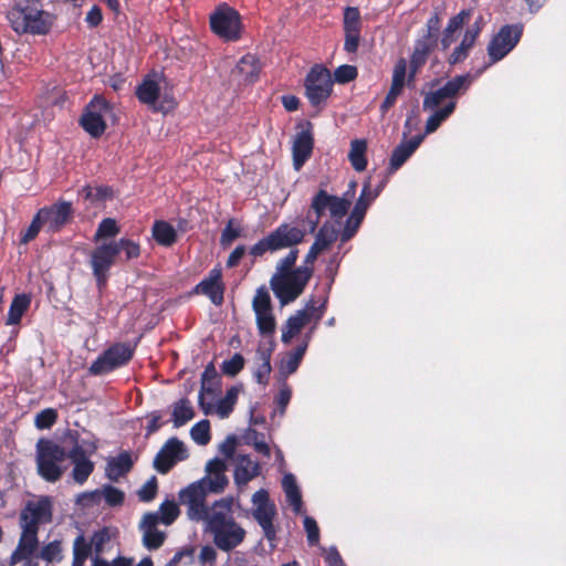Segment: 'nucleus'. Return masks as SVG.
<instances>
[{
    "label": "nucleus",
    "mask_w": 566,
    "mask_h": 566,
    "mask_svg": "<svg viewBox=\"0 0 566 566\" xmlns=\"http://www.w3.org/2000/svg\"><path fill=\"white\" fill-rule=\"evenodd\" d=\"M205 522L206 531L213 536L214 545L223 552L232 551L245 538V530L233 518L231 499L216 501Z\"/></svg>",
    "instance_id": "f257e3e1"
},
{
    "label": "nucleus",
    "mask_w": 566,
    "mask_h": 566,
    "mask_svg": "<svg viewBox=\"0 0 566 566\" xmlns=\"http://www.w3.org/2000/svg\"><path fill=\"white\" fill-rule=\"evenodd\" d=\"M7 18L18 34L45 35L55 22L54 14L30 3L12 8Z\"/></svg>",
    "instance_id": "f03ea898"
},
{
    "label": "nucleus",
    "mask_w": 566,
    "mask_h": 566,
    "mask_svg": "<svg viewBox=\"0 0 566 566\" xmlns=\"http://www.w3.org/2000/svg\"><path fill=\"white\" fill-rule=\"evenodd\" d=\"M67 453L64 448L51 440H40L36 444L38 474L50 483H55L67 470Z\"/></svg>",
    "instance_id": "7ed1b4c3"
},
{
    "label": "nucleus",
    "mask_w": 566,
    "mask_h": 566,
    "mask_svg": "<svg viewBox=\"0 0 566 566\" xmlns=\"http://www.w3.org/2000/svg\"><path fill=\"white\" fill-rule=\"evenodd\" d=\"M312 269L307 265L298 266L290 273H274L270 286L280 301L281 306L294 302L304 291L311 276Z\"/></svg>",
    "instance_id": "20e7f679"
},
{
    "label": "nucleus",
    "mask_w": 566,
    "mask_h": 566,
    "mask_svg": "<svg viewBox=\"0 0 566 566\" xmlns=\"http://www.w3.org/2000/svg\"><path fill=\"white\" fill-rule=\"evenodd\" d=\"M305 229L301 226L282 223L266 237L258 241L250 249L254 258L262 256L266 252H276L296 245L303 241Z\"/></svg>",
    "instance_id": "39448f33"
},
{
    "label": "nucleus",
    "mask_w": 566,
    "mask_h": 566,
    "mask_svg": "<svg viewBox=\"0 0 566 566\" xmlns=\"http://www.w3.org/2000/svg\"><path fill=\"white\" fill-rule=\"evenodd\" d=\"M326 304L327 298H323L318 305L313 298L308 300L304 308L296 311L286 319L285 324L282 326L281 340L284 344H290L292 339L301 333L304 326L313 321L314 324L307 333L312 336L325 313Z\"/></svg>",
    "instance_id": "423d86ee"
},
{
    "label": "nucleus",
    "mask_w": 566,
    "mask_h": 566,
    "mask_svg": "<svg viewBox=\"0 0 566 566\" xmlns=\"http://www.w3.org/2000/svg\"><path fill=\"white\" fill-rule=\"evenodd\" d=\"M349 207V198H339L328 195L325 190H319L313 198L311 210L304 221L307 222L310 232H314L326 210H328L331 218L338 222L347 214Z\"/></svg>",
    "instance_id": "0eeeda50"
},
{
    "label": "nucleus",
    "mask_w": 566,
    "mask_h": 566,
    "mask_svg": "<svg viewBox=\"0 0 566 566\" xmlns=\"http://www.w3.org/2000/svg\"><path fill=\"white\" fill-rule=\"evenodd\" d=\"M251 503V515L262 528L264 537L274 546L277 535V527L274 524L277 515L275 503L270 499V494L265 489L254 492Z\"/></svg>",
    "instance_id": "6e6552de"
},
{
    "label": "nucleus",
    "mask_w": 566,
    "mask_h": 566,
    "mask_svg": "<svg viewBox=\"0 0 566 566\" xmlns=\"http://www.w3.org/2000/svg\"><path fill=\"white\" fill-rule=\"evenodd\" d=\"M471 84L470 75H458L448 81L443 86L431 88L423 93L422 107L424 111H434L443 107L448 102L455 101L461 91H467Z\"/></svg>",
    "instance_id": "1a4fd4ad"
},
{
    "label": "nucleus",
    "mask_w": 566,
    "mask_h": 566,
    "mask_svg": "<svg viewBox=\"0 0 566 566\" xmlns=\"http://www.w3.org/2000/svg\"><path fill=\"white\" fill-rule=\"evenodd\" d=\"M211 30L226 41L241 38L242 23L237 10L228 4H220L210 15Z\"/></svg>",
    "instance_id": "9d476101"
},
{
    "label": "nucleus",
    "mask_w": 566,
    "mask_h": 566,
    "mask_svg": "<svg viewBox=\"0 0 566 566\" xmlns=\"http://www.w3.org/2000/svg\"><path fill=\"white\" fill-rule=\"evenodd\" d=\"M113 117V108L102 96L94 98L86 106L81 117V125L92 137L102 136L106 129V120Z\"/></svg>",
    "instance_id": "9b49d317"
},
{
    "label": "nucleus",
    "mask_w": 566,
    "mask_h": 566,
    "mask_svg": "<svg viewBox=\"0 0 566 566\" xmlns=\"http://www.w3.org/2000/svg\"><path fill=\"white\" fill-rule=\"evenodd\" d=\"M134 348L126 343H116L104 350L90 366V374L99 376L126 365L133 357Z\"/></svg>",
    "instance_id": "f8f14e48"
},
{
    "label": "nucleus",
    "mask_w": 566,
    "mask_h": 566,
    "mask_svg": "<svg viewBox=\"0 0 566 566\" xmlns=\"http://www.w3.org/2000/svg\"><path fill=\"white\" fill-rule=\"evenodd\" d=\"M523 28L520 24H507L492 38L488 45V54L492 63L505 57L518 43Z\"/></svg>",
    "instance_id": "ddd939ff"
},
{
    "label": "nucleus",
    "mask_w": 566,
    "mask_h": 566,
    "mask_svg": "<svg viewBox=\"0 0 566 566\" xmlns=\"http://www.w3.org/2000/svg\"><path fill=\"white\" fill-rule=\"evenodd\" d=\"M209 492L202 482L196 481L182 489L179 493L180 503L187 506L188 517L192 521H206L210 514V507L205 504Z\"/></svg>",
    "instance_id": "4468645a"
},
{
    "label": "nucleus",
    "mask_w": 566,
    "mask_h": 566,
    "mask_svg": "<svg viewBox=\"0 0 566 566\" xmlns=\"http://www.w3.org/2000/svg\"><path fill=\"white\" fill-rule=\"evenodd\" d=\"M332 84L329 71L324 66H314L305 80L306 96L311 104L318 105L325 101L331 95Z\"/></svg>",
    "instance_id": "2eb2a0df"
},
{
    "label": "nucleus",
    "mask_w": 566,
    "mask_h": 566,
    "mask_svg": "<svg viewBox=\"0 0 566 566\" xmlns=\"http://www.w3.org/2000/svg\"><path fill=\"white\" fill-rule=\"evenodd\" d=\"M255 313L256 326L262 335H272L275 332L276 323L273 315L271 296L265 286L256 290L252 301Z\"/></svg>",
    "instance_id": "dca6fc26"
},
{
    "label": "nucleus",
    "mask_w": 566,
    "mask_h": 566,
    "mask_svg": "<svg viewBox=\"0 0 566 566\" xmlns=\"http://www.w3.org/2000/svg\"><path fill=\"white\" fill-rule=\"evenodd\" d=\"M52 520V502L49 496L29 501L20 514L21 526L39 530V525Z\"/></svg>",
    "instance_id": "f3484780"
},
{
    "label": "nucleus",
    "mask_w": 566,
    "mask_h": 566,
    "mask_svg": "<svg viewBox=\"0 0 566 566\" xmlns=\"http://www.w3.org/2000/svg\"><path fill=\"white\" fill-rule=\"evenodd\" d=\"M117 255L118 250L115 242L101 244L92 252L91 264L99 287L105 284L107 272Z\"/></svg>",
    "instance_id": "a211bd4d"
},
{
    "label": "nucleus",
    "mask_w": 566,
    "mask_h": 566,
    "mask_svg": "<svg viewBox=\"0 0 566 566\" xmlns=\"http://www.w3.org/2000/svg\"><path fill=\"white\" fill-rule=\"evenodd\" d=\"M188 457L185 444L177 438H170L154 459V467L159 473H167L177 462Z\"/></svg>",
    "instance_id": "6ab92c4d"
},
{
    "label": "nucleus",
    "mask_w": 566,
    "mask_h": 566,
    "mask_svg": "<svg viewBox=\"0 0 566 566\" xmlns=\"http://www.w3.org/2000/svg\"><path fill=\"white\" fill-rule=\"evenodd\" d=\"M343 27L345 33L344 50L348 53H356L360 41L361 30V18L358 8H345Z\"/></svg>",
    "instance_id": "aec40b11"
},
{
    "label": "nucleus",
    "mask_w": 566,
    "mask_h": 566,
    "mask_svg": "<svg viewBox=\"0 0 566 566\" xmlns=\"http://www.w3.org/2000/svg\"><path fill=\"white\" fill-rule=\"evenodd\" d=\"M227 464L223 460L214 458L206 464V475L198 480L209 493H221L228 485L226 475Z\"/></svg>",
    "instance_id": "412c9836"
},
{
    "label": "nucleus",
    "mask_w": 566,
    "mask_h": 566,
    "mask_svg": "<svg viewBox=\"0 0 566 566\" xmlns=\"http://www.w3.org/2000/svg\"><path fill=\"white\" fill-rule=\"evenodd\" d=\"M240 390L241 388L238 386L229 388L226 396L217 402L198 397L199 407L205 415H217L220 419H226L233 411Z\"/></svg>",
    "instance_id": "4be33fe9"
},
{
    "label": "nucleus",
    "mask_w": 566,
    "mask_h": 566,
    "mask_svg": "<svg viewBox=\"0 0 566 566\" xmlns=\"http://www.w3.org/2000/svg\"><path fill=\"white\" fill-rule=\"evenodd\" d=\"M38 212L49 230L55 232L67 223L73 213V208L71 202L57 201L50 207L40 209Z\"/></svg>",
    "instance_id": "5701e85b"
},
{
    "label": "nucleus",
    "mask_w": 566,
    "mask_h": 566,
    "mask_svg": "<svg viewBox=\"0 0 566 566\" xmlns=\"http://www.w3.org/2000/svg\"><path fill=\"white\" fill-rule=\"evenodd\" d=\"M22 533L17 548L10 556V565H15L21 560L33 563L30 557L35 553L39 546L38 528L21 526Z\"/></svg>",
    "instance_id": "b1692460"
},
{
    "label": "nucleus",
    "mask_w": 566,
    "mask_h": 566,
    "mask_svg": "<svg viewBox=\"0 0 566 566\" xmlns=\"http://www.w3.org/2000/svg\"><path fill=\"white\" fill-rule=\"evenodd\" d=\"M195 292L208 296L214 305H221L224 293L221 270L219 268L212 269L209 275L196 286Z\"/></svg>",
    "instance_id": "393cba45"
},
{
    "label": "nucleus",
    "mask_w": 566,
    "mask_h": 566,
    "mask_svg": "<svg viewBox=\"0 0 566 566\" xmlns=\"http://www.w3.org/2000/svg\"><path fill=\"white\" fill-rule=\"evenodd\" d=\"M313 145L314 140L310 130L303 129L295 135L292 145L293 166L295 170L298 171L308 160L313 151Z\"/></svg>",
    "instance_id": "a878e982"
},
{
    "label": "nucleus",
    "mask_w": 566,
    "mask_h": 566,
    "mask_svg": "<svg viewBox=\"0 0 566 566\" xmlns=\"http://www.w3.org/2000/svg\"><path fill=\"white\" fill-rule=\"evenodd\" d=\"M159 517L157 513H147L140 523L143 542L148 549L159 548L165 541V533L157 528Z\"/></svg>",
    "instance_id": "bb28decb"
},
{
    "label": "nucleus",
    "mask_w": 566,
    "mask_h": 566,
    "mask_svg": "<svg viewBox=\"0 0 566 566\" xmlns=\"http://www.w3.org/2000/svg\"><path fill=\"white\" fill-rule=\"evenodd\" d=\"M67 457L74 464L72 470L73 480L78 484H83L92 474L94 463L86 457L83 448L78 444L73 447Z\"/></svg>",
    "instance_id": "cd10ccee"
},
{
    "label": "nucleus",
    "mask_w": 566,
    "mask_h": 566,
    "mask_svg": "<svg viewBox=\"0 0 566 566\" xmlns=\"http://www.w3.org/2000/svg\"><path fill=\"white\" fill-rule=\"evenodd\" d=\"M273 343L270 342H261L256 348L255 353V370L254 378L259 384H266L271 368V355L273 352Z\"/></svg>",
    "instance_id": "c85d7f7f"
},
{
    "label": "nucleus",
    "mask_w": 566,
    "mask_h": 566,
    "mask_svg": "<svg viewBox=\"0 0 566 566\" xmlns=\"http://www.w3.org/2000/svg\"><path fill=\"white\" fill-rule=\"evenodd\" d=\"M261 467L248 454H238L234 468V482L239 486L247 485L254 478L260 475Z\"/></svg>",
    "instance_id": "c756f323"
},
{
    "label": "nucleus",
    "mask_w": 566,
    "mask_h": 566,
    "mask_svg": "<svg viewBox=\"0 0 566 566\" xmlns=\"http://www.w3.org/2000/svg\"><path fill=\"white\" fill-rule=\"evenodd\" d=\"M436 45L430 38H420L416 41L413 52L410 57L409 81H413L418 71L424 65L427 59Z\"/></svg>",
    "instance_id": "7c9ffc66"
},
{
    "label": "nucleus",
    "mask_w": 566,
    "mask_h": 566,
    "mask_svg": "<svg viewBox=\"0 0 566 566\" xmlns=\"http://www.w3.org/2000/svg\"><path fill=\"white\" fill-rule=\"evenodd\" d=\"M259 72L260 65L258 59L253 54H245L232 70V75L238 77L240 82L252 83L258 77Z\"/></svg>",
    "instance_id": "2f4dec72"
},
{
    "label": "nucleus",
    "mask_w": 566,
    "mask_h": 566,
    "mask_svg": "<svg viewBox=\"0 0 566 566\" xmlns=\"http://www.w3.org/2000/svg\"><path fill=\"white\" fill-rule=\"evenodd\" d=\"M133 467V459L129 452L124 451L117 457L107 460L105 473L111 481H118L119 478L125 475Z\"/></svg>",
    "instance_id": "473e14b6"
},
{
    "label": "nucleus",
    "mask_w": 566,
    "mask_h": 566,
    "mask_svg": "<svg viewBox=\"0 0 566 566\" xmlns=\"http://www.w3.org/2000/svg\"><path fill=\"white\" fill-rule=\"evenodd\" d=\"M423 135H417L406 143L398 145L391 155L390 167L392 170L400 168L406 160L415 153L423 140Z\"/></svg>",
    "instance_id": "72a5a7b5"
},
{
    "label": "nucleus",
    "mask_w": 566,
    "mask_h": 566,
    "mask_svg": "<svg viewBox=\"0 0 566 566\" xmlns=\"http://www.w3.org/2000/svg\"><path fill=\"white\" fill-rule=\"evenodd\" d=\"M310 340L311 334H305L303 342L293 352L287 354V356L281 363V374L289 376L297 370L303 356L305 355Z\"/></svg>",
    "instance_id": "f704fd0d"
},
{
    "label": "nucleus",
    "mask_w": 566,
    "mask_h": 566,
    "mask_svg": "<svg viewBox=\"0 0 566 566\" xmlns=\"http://www.w3.org/2000/svg\"><path fill=\"white\" fill-rule=\"evenodd\" d=\"M377 195H378L377 192L376 193L371 192L370 181L369 180L366 181L364 184L361 193H360L352 213L348 217L349 223L356 222V226H360L369 205L375 200Z\"/></svg>",
    "instance_id": "c9c22d12"
},
{
    "label": "nucleus",
    "mask_w": 566,
    "mask_h": 566,
    "mask_svg": "<svg viewBox=\"0 0 566 566\" xmlns=\"http://www.w3.org/2000/svg\"><path fill=\"white\" fill-rule=\"evenodd\" d=\"M158 83L149 77H146L136 88V96L140 103L150 106L154 111H158L157 101L159 97Z\"/></svg>",
    "instance_id": "e433bc0d"
},
{
    "label": "nucleus",
    "mask_w": 566,
    "mask_h": 566,
    "mask_svg": "<svg viewBox=\"0 0 566 566\" xmlns=\"http://www.w3.org/2000/svg\"><path fill=\"white\" fill-rule=\"evenodd\" d=\"M282 488L289 504L293 507L294 513L300 514L303 504L302 495L295 476L292 473H287L283 476Z\"/></svg>",
    "instance_id": "4c0bfd02"
},
{
    "label": "nucleus",
    "mask_w": 566,
    "mask_h": 566,
    "mask_svg": "<svg viewBox=\"0 0 566 566\" xmlns=\"http://www.w3.org/2000/svg\"><path fill=\"white\" fill-rule=\"evenodd\" d=\"M367 142L366 139H353L348 151V160L352 167L360 172L367 167Z\"/></svg>",
    "instance_id": "58836bf2"
},
{
    "label": "nucleus",
    "mask_w": 566,
    "mask_h": 566,
    "mask_svg": "<svg viewBox=\"0 0 566 566\" xmlns=\"http://www.w3.org/2000/svg\"><path fill=\"white\" fill-rule=\"evenodd\" d=\"M193 417L195 410L191 402L188 399L182 398L174 403L171 418L174 426L176 428L185 426L187 422L192 420Z\"/></svg>",
    "instance_id": "ea45409f"
},
{
    "label": "nucleus",
    "mask_w": 566,
    "mask_h": 566,
    "mask_svg": "<svg viewBox=\"0 0 566 566\" xmlns=\"http://www.w3.org/2000/svg\"><path fill=\"white\" fill-rule=\"evenodd\" d=\"M455 101L448 102L443 107L436 108L426 123L424 134H431L454 112Z\"/></svg>",
    "instance_id": "a19ab883"
},
{
    "label": "nucleus",
    "mask_w": 566,
    "mask_h": 566,
    "mask_svg": "<svg viewBox=\"0 0 566 566\" xmlns=\"http://www.w3.org/2000/svg\"><path fill=\"white\" fill-rule=\"evenodd\" d=\"M30 297L25 294H18L14 296V298L11 302L8 317H7V324L8 325H15L20 323L23 314L27 312V310L30 306Z\"/></svg>",
    "instance_id": "79ce46f5"
},
{
    "label": "nucleus",
    "mask_w": 566,
    "mask_h": 566,
    "mask_svg": "<svg viewBox=\"0 0 566 566\" xmlns=\"http://www.w3.org/2000/svg\"><path fill=\"white\" fill-rule=\"evenodd\" d=\"M153 237L161 245L169 247L175 243L177 232L167 221H156L153 226Z\"/></svg>",
    "instance_id": "37998d69"
},
{
    "label": "nucleus",
    "mask_w": 566,
    "mask_h": 566,
    "mask_svg": "<svg viewBox=\"0 0 566 566\" xmlns=\"http://www.w3.org/2000/svg\"><path fill=\"white\" fill-rule=\"evenodd\" d=\"M337 234L338 230L332 224L325 223L317 232L313 244L323 252L337 239Z\"/></svg>",
    "instance_id": "c03bdc74"
},
{
    "label": "nucleus",
    "mask_w": 566,
    "mask_h": 566,
    "mask_svg": "<svg viewBox=\"0 0 566 566\" xmlns=\"http://www.w3.org/2000/svg\"><path fill=\"white\" fill-rule=\"evenodd\" d=\"M81 195L92 203L104 202L112 198V189L106 186L91 187L85 186L81 190Z\"/></svg>",
    "instance_id": "a18cd8bd"
},
{
    "label": "nucleus",
    "mask_w": 566,
    "mask_h": 566,
    "mask_svg": "<svg viewBox=\"0 0 566 566\" xmlns=\"http://www.w3.org/2000/svg\"><path fill=\"white\" fill-rule=\"evenodd\" d=\"M411 82L412 81H409L407 61L403 57H401L396 62L394 66L390 86L403 90L405 85Z\"/></svg>",
    "instance_id": "49530a36"
},
{
    "label": "nucleus",
    "mask_w": 566,
    "mask_h": 566,
    "mask_svg": "<svg viewBox=\"0 0 566 566\" xmlns=\"http://www.w3.org/2000/svg\"><path fill=\"white\" fill-rule=\"evenodd\" d=\"M40 558L46 563H60L63 559L61 541L55 539L44 545L41 548Z\"/></svg>",
    "instance_id": "de8ad7c7"
},
{
    "label": "nucleus",
    "mask_w": 566,
    "mask_h": 566,
    "mask_svg": "<svg viewBox=\"0 0 566 566\" xmlns=\"http://www.w3.org/2000/svg\"><path fill=\"white\" fill-rule=\"evenodd\" d=\"M192 440L199 446H206L210 441V423L208 420L197 422L190 430Z\"/></svg>",
    "instance_id": "09e8293b"
},
{
    "label": "nucleus",
    "mask_w": 566,
    "mask_h": 566,
    "mask_svg": "<svg viewBox=\"0 0 566 566\" xmlns=\"http://www.w3.org/2000/svg\"><path fill=\"white\" fill-rule=\"evenodd\" d=\"M159 522L170 525L179 515V509L174 501H165L161 503L158 512Z\"/></svg>",
    "instance_id": "8fccbe9b"
},
{
    "label": "nucleus",
    "mask_w": 566,
    "mask_h": 566,
    "mask_svg": "<svg viewBox=\"0 0 566 566\" xmlns=\"http://www.w3.org/2000/svg\"><path fill=\"white\" fill-rule=\"evenodd\" d=\"M242 228L233 219L229 220L226 228L222 230L220 243L223 247H229L235 239L241 237Z\"/></svg>",
    "instance_id": "3c124183"
},
{
    "label": "nucleus",
    "mask_w": 566,
    "mask_h": 566,
    "mask_svg": "<svg viewBox=\"0 0 566 566\" xmlns=\"http://www.w3.org/2000/svg\"><path fill=\"white\" fill-rule=\"evenodd\" d=\"M119 228L116 221L112 218H106L101 221L95 233V240L104 238H113L118 234Z\"/></svg>",
    "instance_id": "603ef678"
},
{
    "label": "nucleus",
    "mask_w": 566,
    "mask_h": 566,
    "mask_svg": "<svg viewBox=\"0 0 566 566\" xmlns=\"http://www.w3.org/2000/svg\"><path fill=\"white\" fill-rule=\"evenodd\" d=\"M244 367V357L241 354H234L230 359L224 360L221 365V370L228 376H235Z\"/></svg>",
    "instance_id": "864d4df0"
},
{
    "label": "nucleus",
    "mask_w": 566,
    "mask_h": 566,
    "mask_svg": "<svg viewBox=\"0 0 566 566\" xmlns=\"http://www.w3.org/2000/svg\"><path fill=\"white\" fill-rule=\"evenodd\" d=\"M474 43L470 42L468 39L462 38L461 43L454 48L452 53L450 54L448 61L450 64H457L462 61H464L471 49L473 48Z\"/></svg>",
    "instance_id": "5fc2aeb1"
},
{
    "label": "nucleus",
    "mask_w": 566,
    "mask_h": 566,
    "mask_svg": "<svg viewBox=\"0 0 566 566\" xmlns=\"http://www.w3.org/2000/svg\"><path fill=\"white\" fill-rule=\"evenodd\" d=\"M57 419V412L55 409L48 408L42 410L35 416L34 423L39 429H49L51 428Z\"/></svg>",
    "instance_id": "6e6d98bb"
},
{
    "label": "nucleus",
    "mask_w": 566,
    "mask_h": 566,
    "mask_svg": "<svg viewBox=\"0 0 566 566\" xmlns=\"http://www.w3.org/2000/svg\"><path fill=\"white\" fill-rule=\"evenodd\" d=\"M115 245H117L118 254L120 252L125 253L126 260L135 259L140 253L139 245L128 239H120L118 241H114Z\"/></svg>",
    "instance_id": "4d7b16f0"
},
{
    "label": "nucleus",
    "mask_w": 566,
    "mask_h": 566,
    "mask_svg": "<svg viewBox=\"0 0 566 566\" xmlns=\"http://www.w3.org/2000/svg\"><path fill=\"white\" fill-rule=\"evenodd\" d=\"M297 250H291L283 259L279 261L275 268V273H290L294 271L293 266L297 260Z\"/></svg>",
    "instance_id": "13d9d810"
},
{
    "label": "nucleus",
    "mask_w": 566,
    "mask_h": 566,
    "mask_svg": "<svg viewBox=\"0 0 566 566\" xmlns=\"http://www.w3.org/2000/svg\"><path fill=\"white\" fill-rule=\"evenodd\" d=\"M102 493L105 502L112 506L122 504L125 497L124 493L120 490L112 485L104 486Z\"/></svg>",
    "instance_id": "bf43d9fd"
},
{
    "label": "nucleus",
    "mask_w": 566,
    "mask_h": 566,
    "mask_svg": "<svg viewBox=\"0 0 566 566\" xmlns=\"http://www.w3.org/2000/svg\"><path fill=\"white\" fill-rule=\"evenodd\" d=\"M247 439L249 440V443H251L254 448V450L265 457H270V447L264 441L263 434L252 431L250 434H248Z\"/></svg>",
    "instance_id": "052dcab7"
},
{
    "label": "nucleus",
    "mask_w": 566,
    "mask_h": 566,
    "mask_svg": "<svg viewBox=\"0 0 566 566\" xmlns=\"http://www.w3.org/2000/svg\"><path fill=\"white\" fill-rule=\"evenodd\" d=\"M357 76V70L353 65H340L334 72V78L338 83H348Z\"/></svg>",
    "instance_id": "680f3d73"
},
{
    "label": "nucleus",
    "mask_w": 566,
    "mask_h": 566,
    "mask_svg": "<svg viewBox=\"0 0 566 566\" xmlns=\"http://www.w3.org/2000/svg\"><path fill=\"white\" fill-rule=\"evenodd\" d=\"M157 493V479L151 476L138 491V497L143 502L151 501Z\"/></svg>",
    "instance_id": "e2e57ef3"
},
{
    "label": "nucleus",
    "mask_w": 566,
    "mask_h": 566,
    "mask_svg": "<svg viewBox=\"0 0 566 566\" xmlns=\"http://www.w3.org/2000/svg\"><path fill=\"white\" fill-rule=\"evenodd\" d=\"M304 528L307 534V541L310 545H317L319 541V528L316 521L313 517H304Z\"/></svg>",
    "instance_id": "0e129e2a"
},
{
    "label": "nucleus",
    "mask_w": 566,
    "mask_h": 566,
    "mask_svg": "<svg viewBox=\"0 0 566 566\" xmlns=\"http://www.w3.org/2000/svg\"><path fill=\"white\" fill-rule=\"evenodd\" d=\"M471 12V10H462L461 12H459L457 15L452 17L449 20L448 25L444 30H448L449 33L457 32L470 19Z\"/></svg>",
    "instance_id": "69168bd1"
},
{
    "label": "nucleus",
    "mask_w": 566,
    "mask_h": 566,
    "mask_svg": "<svg viewBox=\"0 0 566 566\" xmlns=\"http://www.w3.org/2000/svg\"><path fill=\"white\" fill-rule=\"evenodd\" d=\"M219 384L211 382L205 379H201V388L199 392V397H203L205 400L214 401L218 396Z\"/></svg>",
    "instance_id": "338daca9"
},
{
    "label": "nucleus",
    "mask_w": 566,
    "mask_h": 566,
    "mask_svg": "<svg viewBox=\"0 0 566 566\" xmlns=\"http://www.w3.org/2000/svg\"><path fill=\"white\" fill-rule=\"evenodd\" d=\"M92 545L83 535H78L73 544V555H77L87 559L91 554Z\"/></svg>",
    "instance_id": "774afa93"
}]
</instances>
